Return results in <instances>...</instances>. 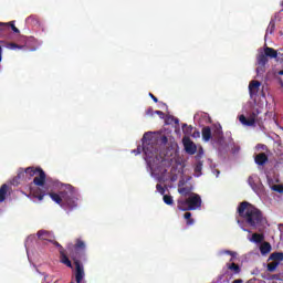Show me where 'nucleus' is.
Here are the masks:
<instances>
[{
	"label": "nucleus",
	"mask_w": 283,
	"mask_h": 283,
	"mask_svg": "<svg viewBox=\"0 0 283 283\" xmlns=\"http://www.w3.org/2000/svg\"><path fill=\"white\" fill-rule=\"evenodd\" d=\"M237 212L239 218H242L243 222H245L250 229L264 231V228L269 224V221L266 220V217H264L262 210L249 201H242L239 205Z\"/></svg>",
	"instance_id": "f257e3e1"
},
{
	"label": "nucleus",
	"mask_w": 283,
	"mask_h": 283,
	"mask_svg": "<svg viewBox=\"0 0 283 283\" xmlns=\"http://www.w3.org/2000/svg\"><path fill=\"white\" fill-rule=\"evenodd\" d=\"M49 196L60 207H67L69 209L78 207V192L72 185H64L62 191L59 193L49 192Z\"/></svg>",
	"instance_id": "f03ea898"
},
{
	"label": "nucleus",
	"mask_w": 283,
	"mask_h": 283,
	"mask_svg": "<svg viewBox=\"0 0 283 283\" xmlns=\"http://www.w3.org/2000/svg\"><path fill=\"white\" fill-rule=\"evenodd\" d=\"M86 249L87 245L85 244V241H83L82 239H76L75 243H69L66 247V251L71 260H73L74 264L87 262Z\"/></svg>",
	"instance_id": "7ed1b4c3"
},
{
	"label": "nucleus",
	"mask_w": 283,
	"mask_h": 283,
	"mask_svg": "<svg viewBox=\"0 0 283 283\" xmlns=\"http://www.w3.org/2000/svg\"><path fill=\"white\" fill-rule=\"evenodd\" d=\"M143 151L145 154V160L147 161L148 167H150V171H156L163 161L160 157H158L156 148L150 143H143Z\"/></svg>",
	"instance_id": "20e7f679"
},
{
	"label": "nucleus",
	"mask_w": 283,
	"mask_h": 283,
	"mask_svg": "<svg viewBox=\"0 0 283 283\" xmlns=\"http://www.w3.org/2000/svg\"><path fill=\"white\" fill-rule=\"evenodd\" d=\"M277 57V51L271 46H265L263 50V53H260L256 56V74H264L266 70V63H269V59H276Z\"/></svg>",
	"instance_id": "39448f33"
},
{
	"label": "nucleus",
	"mask_w": 283,
	"mask_h": 283,
	"mask_svg": "<svg viewBox=\"0 0 283 283\" xmlns=\"http://www.w3.org/2000/svg\"><path fill=\"white\" fill-rule=\"evenodd\" d=\"M260 114H262V112L255 109L249 115L248 118L244 115H240L239 120L242 125H245V127H253L255 123H258L261 126L264 123V118Z\"/></svg>",
	"instance_id": "423d86ee"
},
{
	"label": "nucleus",
	"mask_w": 283,
	"mask_h": 283,
	"mask_svg": "<svg viewBox=\"0 0 283 283\" xmlns=\"http://www.w3.org/2000/svg\"><path fill=\"white\" fill-rule=\"evenodd\" d=\"M49 241L52 242V244H54V247L59 249L60 262L65 266H67L69 269H72V261L70 260V256H67V250H65V248H63V245H61V243H59L57 241H54V240H49Z\"/></svg>",
	"instance_id": "0eeeda50"
},
{
	"label": "nucleus",
	"mask_w": 283,
	"mask_h": 283,
	"mask_svg": "<svg viewBox=\"0 0 283 283\" xmlns=\"http://www.w3.org/2000/svg\"><path fill=\"white\" fill-rule=\"evenodd\" d=\"M187 200L189 211H196V209H200V207H202V199L200 198V195L193 193Z\"/></svg>",
	"instance_id": "6e6552de"
},
{
	"label": "nucleus",
	"mask_w": 283,
	"mask_h": 283,
	"mask_svg": "<svg viewBox=\"0 0 283 283\" xmlns=\"http://www.w3.org/2000/svg\"><path fill=\"white\" fill-rule=\"evenodd\" d=\"M184 147L186 154H189V156H193V154L198 151V147L193 144V142L190 138H184Z\"/></svg>",
	"instance_id": "1a4fd4ad"
},
{
	"label": "nucleus",
	"mask_w": 283,
	"mask_h": 283,
	"mask_svg": "<svg viewBox=\"0 0 283 283\" xmlns=\"http://www.w3.org/2000/svg\"><path fill=\"white\" fill-rule=\"evenodd\" d=\"M75 264V282L76 283H85L83 282V277H85V270L81 263Z\"/></svg>",
	"instance_id": "9d476101"
},
{
	"label": "nucleus",
	"mask_w": 283,
	"mask_h": 283,
	"mask_svg": "<svg viewBox=\"0 0 283 283\" xmlns=\"http://www.w3.org/2000/svg\"><path fill=\"white\" fill-rule=\"evenodd\" d=\"M200 158H202V155H197L196 156V160H197V163L195 164V176H196V178H200L202 176L203 161L200 160Z\"/></svg>",
	"instance_id": "9b49d317"
},
{
	"label": "nucleus",
	"mask_w": 283,
	"mask_h": 283,
	"mask_svg": "<svg viewBox=\"0 0 283 283\" xmlns=\"http://www.w3.org/2000/svg\"><path fill=\"white\" fill-rule=\"evenodd\" d=\"M254 161L260 167H264L269 163V156H266V153H260L254 157Z\"/></svg>",
	"instance_id": "f8f14e48"
},
{
	"label": "nucleus",
	"mask_w": 283,
	"mask_h": 283,
	"mask_svg": "<svg viewBox=\"0 0 283 283\" xmlns=\"http://www.w3.org/2000/svg\"><path fill=\"white\" fill-rule=\"evenodd\" d=\"M11 30L15 33L19 34L21 31L14 25V22H9V23H3L0 22V32H6V30Z\"/></svg>",
	"instance_id": "ddd939ff"
},
{
	"label": "nucleus",
	"mask_w": 283,
	"mask_h": 283,
	"mask_svg": "<svg viewBox=\"0 0 283 283\" xmlns=\"http://www.w3.org/2000/svg\"><path fill=\"white\" fill-rule=\"evenodd\" d=\"M33 184L36 185V187H43V185H45V171H43V169L34 177Z\"/></svg>",
	"instance_id": "4468645a"
},
{
	"label": "nucleus",
	"mask_w": 283,
	"mask_h": 283,
	"mask_svg": "<svg viewBox=\"0 0 283 283\" xmlns=\"http://www.w3.org/2000/svg\"><path fill=\"white\" fill-rule=\"evenodd\" d=\"M177 208L179 211H189V201L188 199H179L177 201Z\"/></svg>",
	"instance_id": "2eb2a0df"
},
{
	"label": "nucleus",
	"mask_w": 283,
	"mask_h": 283,
	"mask_svg": "<svg viewBox=\"0 0 283 283\" xmlns=\"http://www.w3.org/2000/svg\"><path fill=\"white\" fill-rule=\"evenodd\" d=\"M201 136L206 143H209V140H211V127L209 126L203 127L201 130Z\"/></svg>",
	"instance_id": "dca6fc26"
},
{
	"label": "nucleus",
	"mask_w": 283,
	"mask_h": 283,
	"mask_svg": "<svg viewBox=\"0 0 283 283\" xmlns=\"http://www.w3.org/2000/svg\"><path fill=\"white\" fill-rule=\"evenodd\" d=\"M269 262H277L280 264V262H283V252H274L269 256Z\"/></svg>",
	"instance_id": "f3484780"
},
{
	"label": "nucleus",
	"mask_w": 283,
	"mask_h": 283,
	"mask_svg": "<svg viewBox=\"0 0 283 283\" xmlns=\"http://www.w3.org/2000/svg\"><path fill=\"white\" fill-rule=\"evenodd\" d=\"M227 266L229 269V271H231L234 275H240V273L242 272V269L240 268V265L235 264V263H227Z\"/></svg>",
	"instance_id": "a211bd4d"
},
{
	"label": "nucleus",
	"mask_w": 283,
	"mask_h": 283,
	"mask_svg": "<svg viewBox=\"0 0 283 283\" xmlns=\"http://www.w3.org/2000/svg\"><path fill=\"white\" fill-rule=\"evenodd\" d=\"M10 187L8 186V184H4L0 187V202H4L6 201V197L8 196V189Z\"/></svg>",
	"instance_id": "6ab92c4d"
},
{
	"label": "nucleus",
	"mask_w": 283,
	"mask_h": 283,
	"mask_svg": "<svg viewBox=\"0 0 283 283\" xmlns=\"http://www.w3.org/2000/svg\"><path fill=\"white\" fill-rule=\"evenodd\" d=\"M271 243L269 242H263L261 245H260V251H261V255H269V252L271 251Z\"/></svg>",
	"instance_id": "aec40b11"
},
{
	"label": "nucleus",
	"mask_w": 283,
	"mask_h": 283,
	"mask_svg": "<svg viewBox=\"0 0 283 283\" xmlns=\"http://www.w3.org/2000/svg\"><path fill=\"white\" fill-rule=\"evenodd\" d=\"M41 170V168H34V167H28L27 169H24L25 175L29 178H33V176H36V174H39Z\"/></svg>",
	"instance_id": "412c9836"
},
{
	"label": "nucleus",
	"mask_w": 283,
	"mask_h": 283,
	"mask_svg": "<svg viewBox=\"0 0 283 283\" xmlns=\"http://www.w3.org/2000/svg\"><path fill=\"white\" fill-rule=\"evenodd\" d=\"M251 241L255 242V244H261V242H264V234H262V233H253Z\"/></svg>",
	"instance_id": "4be33fe9"
},
{
	"label": "nucleus",
	"mask_w": 283,
	"mask_h": 283,
	"mask_svg": "<svg viewBox=\"0 0 283 283\" xmlns=\"http://www.w3.org/2000/svg\"><path fill=\"white\" fill-rule=\"evenodd\" d=\"M260 85H261V83L259 81L250 82V84H249L250 94H253V90H255L258 92V90H260Z\"/></svg>",
	"instance_id": "5701e85b"
},
{
	"label": "nucleus",
	"mask_w": 283,
	"mask_h": 283,
	"mask_svg": "<svg viewBox=\"0 0 283 283\" xmlns=\"http://www.w3.org/2000/svg\"><path fill=\"white\" fill-rule=\"evenodd\" d=\"M184 218L186 220V224L187 227H191L196 221L193 220V218H191V212H186L184 214Z\"/></svg>",
	"instance_id": "b1692460"
},
{
	"label": "nucleus",
	"mask_w": 283,
	"mask_h": 283,
	"mask_svg": "<svg viewBox=\"0 0 283 283\" xmlns=\"http://www.w3.org/2000/svg\"><path fill=\"white\" fill-rule=\"evenodd\" d=\"M277 266H280V263L273 261V262L268 264L266 269H268L269 273H275Z\"/></svg>",
	"instance_id": "393cba45"
},
{
	"label": "nucleus",
	"mask_w": 283,
	"mask_h": 283,
	"mask_svg": "<svg viewBox=\"0 0 283 283\" xmlns=\"http://www.w3.org/2000/svg\"><path fill=\"white\" fill-rule=\"evenodd\" d=\"M38 238H39V240H49L50 232L45 231V230H40V231H38Z\"/></svg>",
	"instance_id": "a878e982"
},
{
	"label": "nucleus",
	"mask_w": 283,
	"mask_h": 283,
	"mask_svg": "<svg viewBox=\"0 0 283 283\" xmlns=\"http://www.w3.org/2000/svg\"><path fill=\"white\" fill-rule=\"evenodd\" d=\"M27 23H29L30 25H36L39 24V17L36 15H30L27 18Z\"/></svg>",
	"instance_id": "bb28decb"
},
{
	"label": "nucleus",
	"mask_w": 283,
	"mask_h": 283,
	"mask_svg": "<svg viewBox=\"0 0 283 283\" xmlns=\"http://www.w3.org/2000/svg\"><path fill=\"white\" fill-rule=\"evenodd\" d=\"M273 32H275V20H271L268 29H266V34H273Z\"/></svg>",
	"instance_id": "cd10ccee"
},
{
	"label": "nucleus",
	"mask_w": 283,
	"mask_h": 283,
	"mask_svg": "<svg viewBox=\"0 0 283 283\" xmlns=\"http://www.w3.org/2000/svg\"><path fill=\"white\" fill-rule=\"evenodd\" d=\"M25 176H28V175L25 174V169L20 168V169L18 170V175H17V177L13 179V181H14V180H23V179L25 178Z\"/></svg>",
	"instance_id": "c85d7f7f"
},
{
	"label": "nucleus",
	"mask_w": 283,
	"mask_h": 283,
	"mask_svg": "<svg viewBox=\"0 0 283 283\" xmlns=\"http://www.w3.org/2000/svg\"><path fill=\"white\" fill-rule=\"evenodd\" d=\"M248 185H250L251 189H253V191H255V189H258V184H255V177L250 176L248 178Z\"/></svg>",
	"instance_id": "c756f323"
},
{
	"label": "nucleus",
	"mask_w": 283,
	"mask_h": 283,
	"mask_svg": "<svg viewBox=\"0 0 283 283\" xmlns=\"http://www.w3.org/2000/svg\"><path fill=\"white\" fill-rule=\"evenodd\" d=\"M178 192H179L181 196H189V193H191V188H189V187H182V188H179V189H178Z\"/></svg>",
	"instance_id": "7c9ffc66"
},
{
	"label": "nucleus",
	"mask_w": 283,
	"mask_h": 283,
	"mask_svg": "<svg viewBox=\"0 0 283 283\" xmlns=\"http://www.w3.org/2000/svg\"><path fill=\"white\" fill-rule=\"evenodd\" d=\"M221 253H224L226 255H231L230 262H233V259L238 258V253L231 250H223Z\"/></svg>",
	"instance_id": "2f4dec72"
},
{
	"label": "nucleus",
	"mask_w": 283,
	"mask_h": 283,
	"mask_svg": "<svg viewBox=\"0 0 283 283\" xmlns=\"http://www.w3.org/2000/svg\"><path fill=\"white\" fill-rule=\"evenodd\" d=\"M164 202L165 205L171 206L174 205V197L169 195H164Z\"/></svg>",
	"instance_id": "473e14b6"
},
{
	"label": "nucleus",
	"mask_w": 283,
	"mask_h": 283,
	"mask_svg": "<svg viewBox=\"0 0 283 283\" xmlns=\"http://www.w3.org/2000/svg\"><path fill=\"white\" fill-rule=\"evenodd\" d=\"M7 48H8L9 50H21V48H23V46L17 44V43H14V42H11V43H8V44H7Z\"/></svg>",
	"instance_id": "72a5a7b5"
},
{
	"label": "nucleus",
	"mask_w": 283,
	"mask_h": 283,
	"mask_svg": "<svg viewBox=\"0 0 283 283\" xmlns=\"http://www.w3.org/2000/svg\"><path fill=\"white\" fill-rule=\"evenodd\" d=\"M273 191H276L277 193H283V185H274Z\"/></svg>",
	"instance_id": "f704fd0d"
},
{
	"label": "nucleus",
	"mask_w": 283,
	"mask_h": 283,
	"mask_svg": "<svg viewBox=\"0 0 283 283\" xmlns=\"http://www.w3.org/2000/svg\"><path fill=\"white\" fill-rule=\"evenodd\" d=\"M156 189L161 196H165V187H163V185L157 184Z\"/></svg>",
	"instance_id": "c9c22d12"
},
{
	"label": "nucleus",
	"mask_w": 283,
	"mask_h": 283,
	"mask_svg": "<svg viewBox=\"0 0 283 283\" xmlns=\"http://www.w3.org/2000/svg\"><path fill=\"white\" fill-rule=\"evenodd\" d=\"M155 114H157V116L160 118H165V113L163 111H156Z\"/></svg>",
	"instance_id": "e433bc0d"
},
{
	"label": "nucleus",
	"mask_w": 283,
	"mask_h": 283,
	"mask_svg": "<svg viewBox=\"0 0 283 283\" xmlns=\"http://www.w3.org/2000/svg\"><path fill=\"white\" fill-rule=\"evenodd\" d=\"M35 198H38V200H43V198H45V192H41L40 195H35Z\"/></svg>",
	"instance_id": "4c0bfd02"
},
{
	"label": "nucleus",
	"mask_w": 283,
	"mask_h": 283,
	"mask_svg": "<svg viewBox=\"0 0 283 283\" xmlns=\"http://www.w3.org/2000/svg\"><path fill=\"white\" fill-rule=\"evenodd\" d=\"M146 114H147V116H154V108H148L147 111H146Z\"/></svg>",
	"instance_id": "58836bf2"
},
{
	"label": "nucleus",
	"mask_w": 283,
	"mask_h": 283,
	"mask_svg": "<svg viewBox=\"0 0 283 283\" xmlns=\"http://www.w3.org/2000/svg\"><path fill=\"white\" fill-rule=\"evenodd\" d=\"M150 98H153L154 103H158V97H156L154 94L149 93Z\"/></svg>",
	"instance_id": "ea45409f"
},
{
	"label": "nucleus",
	"mask_w": 283,
	"mask_h": 283,
	"mask_svg": "<svg viewBox=\"0 0 283 283\" xmlns=\"http://www.w3.org/2000/svg\"><path fill=\"white\" fill-rule=\"evenodd\" d=\"M132 154H135V156H138V154H140V147H138L137 149L132 150Z\"/></svg>",
	"instance_id": "a19ab883"
},
{
	"label": "nucleus",
	"mask_w": 283,
	"mask_h": 283,
	"mask_svg": "<svg viewBox=\"0 0 283 283\" xmlns=\"http://www.w3.org/2000/svg\"><path fill=\"white\" fill-rule=\"evenodd\" d=\"M232 283H244V281L242 279H237Z\"/></svg>",
	"instance_id": "79ce46f5"
},
{
	"label": "nucleus",
	"mask_w": 283,
	"mask_h": 283,
	"mask_svg": "<svg viewBox=\"0 0 283 283\" xmlns=\"http://www.w3.org/2000/svg\"><path fill=\"white\" fill-rule=\"evenodd\" d=\"M3 49L0 46V63L2 61Z\"/></svg>",
	"instance_id": "37998d69"
},
{
	"label": "nucleus",
	"mask_w": 283,
	"mask_h": 283,
	"mask_svg": "<svg viewBox=\"0 0 283 283\" xmlns=\"http://www.w3.org/2000/svg\"><path fill=\"white\" fill-rule=\"evenodd\" d=\"M258 147L261 148V149H266V145H260L259 144Z\"/></svg>",
	"instance_id": "c03bdc74"
},
{
	"label": "nucleus",
	"mask_w": 283,
	"mask_h": 283,
	"mask_svg": "<svg viewBox=\"0 0 283 283\" xmlns=\"http://www.w3.org/2000/svg\"><path fill=\"white\" fill-rule=\"evenodd\" d=\"M279 75H280V76H283V70L279 72Z\"/></svg>",
	"instance_id": "a18cd8bd"
},
{
	"label": "nucleus",
	"mask_w": 283,
	"mask_h": 283,
	"mask_svg": "<svg viewBox=\"0 0 283 283\" xmlns=\"http://www.w3.org/2000/svg\"><path fill=\"white\" fill-rule=\"evenodd\" d=\"M164 143H167V137L166 136H164Z\"/></svg>",
	"instance_id": "49530a36"
},
{
	"label": "nucleus",
	"mask_w": 283,
	"mask_h": 283,
	"mask_svg": "<svg viewBox=\"0 0 283 283\" xmlns=\"http://www.w3.org/2000/svg\"><path fill=\"white\" fill-rule=\"evenodd\" d=\"M185 127H187V124H182V129H185Z\"/></svg>",
	"instance_id": "de8ad7c7"
},
{
	"label": "nucleus",
	"mask_w": 283,
	"mask_h": 283,
	"mask_svg": "<svg viewBox=\"0 0 283 283\" xmlns=\"http://www.w3.org/2000/svg\"><path fill=\"white\" fill-rule=\"evenodd\" d=\"M143 138H144V139H145V138H147V133L144 135V137H143Z\"/></svg>",
	"instance_id": "09e8293b"
},
{
	"label": "nucleus",
	"mask_w": 283,
	"mask_h": 283,
	"mask_svg": "<svg viewBox=\"0 0 283 283\" xmlns=\"http://www.w3.org/2000/svg\"><path fill=\"white\" fill-rule=\"evenodd\" d=\"M175 123H178V119H175Z\"/></svg>",
	"instance_id": "8fccbe9b"
},
{
	"label": "nucleus",
	"mask_w": 283,
	"mask_h": 283,
	"mask_svg": "<svg viewBox=\"0 0 283 283\" xmlns=\"http://www.w3.org/2000/svg\"><path fill=\"white\" fill-rule=\"evenodd\" d=\"M243 231H249V230H247V229H243Z\"/></svg>",
	"instance_id": "3c124183"
}]
</instances>
